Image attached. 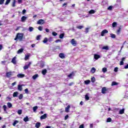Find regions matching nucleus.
I'll list each match as a JSON object with an SVG mask.
<instances>
[{
    "label": "nucleus",
    "instance_id": "nucleus-1",
    "mask_svg": "<svg viewBox=\"0 0 128 128\" xmlns=\"http://www.w3.org/2000/svg\"><path fill=\"white\" fill-rule=\"evenodd\" d=\"M22 38H24V33H18L14 40H19L20 42H22Z\"/></svg>",
    "mask_w": 128,
    "mask_h": 128
},
{
    "label": "nucleus",
    "instance_id": "nucleus-2",
    "mask_svg": "<svg viewBox=\"0 0 128 128\" xmlns=\"http://www.w3.org/2000/svg\"><path fill=\"white\" fill-rule=\"evenodd\" d=\"M30 64H32V62H28V64L24 66V70H28L30 66Z\"/></svg>",
    "mask_w": 128,
    "mask_h": 128
},
{
    "label": "nucleus",
    "instance_id": "nucleus-3",
    "mask_svg": "<svg viewBox=\"0 0 128 128\" xmlns=\"http://www.w3.org/2000/svg\"><path fill=\"white\" fill-rule=\"evenodd\" d=\"M108 31L107 30H103L102 32H101V34L100 36H104V34H108Z\"/></svg>",
    "mask_w": 128,
    "mask_h": 128
},
{
    "label": "nucleus",
    "instance_id": "nucleus-4",
    "mask_svg": "<svg viewBox=\"0 0 128 128\" xmlns=\"http://www.w3.org/2000/svg\"><path fill=\"white\" fill-rule=\"evenodd\" d=\"M46 118H48V114H44L40 116V119L41 120H46Z\"/></svg>",
    "mask_w": 128,
    "mask_h": 128
},
{
    "label": "nucleus",
    "instance_id": "nucleus-5",
    "mask_svg": "<svg viewBox=\"0 0 128 128\" xmlns=\"http://www.w3.org/2000/svg\"><path fill=\"white\" fill-rule=\"evenodd\" d=\"M108 89H106V88L103 87L102 89V92L103 94H106V92H108Z\"/></svg>",
    "mask_w": 128,
    "mask_h": 128
},
{
    "label": "nucleus",
    "instance_id": "nucleus-6",
    "mask_svg": "<svg viewBox=\"0 0 128 128\" xmlns=\"http://www.w3.org/2000/svg\"><path fill=\"white\" fill-rule=\"evenodd\" d=\"M38 24H44V20L40 19L37 22Z\"/></svg>",
    "mask_w": 128,
    "mask_h": 128
},
{
    "label": "nucleus",
    "instance_id": "nucleus-7",
    "mask_svg": "<svg viewBox=\"0 0 128 128\" xmlns=\"http://www.w3.org/2000/svg\"><path fill=\"white\" fill-rule=\"evenodd\" d=\"M39 66L41 68H42L44 66V61H40Z\"/></svg>",
    "mask_w": 128,
    "mask_h": 128
},
{
    "label": "nucleus",
    "instance_id": "nucleus-8",
    "mask_svg": "<svg viewBox=\"0 0 128 128\" xmlns=\"http://www.w3.org/2000/svg\"><path fill=\"white\" fill-rule=\"evenodd\" d=\"M12 72H7L6 73V78H10V76H12Z\"/></svg>",
    "mask_w": 128,
    "mask_h": 128
},
{
    "label": "nucleus",
    "instance_id": "nucleus-9",
    "mask_svg": "<svg viewBox=\"0 0 128 128\" xmlns=\"http://www.w3.org/2000/svg\"><path fill=\"white\" fill-rule=\"evenodd\" d=\"M71 44L72 46H76L77 42H76L74 40V39H72L71 40Z\"/></svg>",
    "mask_w": 128,
    "mask_h": 128
},
{
    "label": "nucleus",
    "instance_id": "nucleus-10",
    "mask_svg": "<svg viewBox=\"0 0 128 128\" xmlns=\"http://www.w3.org/2000/svg\"><path fill=\"white\" fill-rule=\"evenodd\" d=\"M27 18H28V16H22L21 18V22H24L26 20Z\"/></svg>",
    "mask_w": 128,
    "mask_h": 128
},
{
    "label": "nucleus",
    "instance_id": "nucleus-11",
    "mask_svg": "<svg viewBox=\"0 0 128 128\" xmlns=\"http://www.w3.org/2000/svg\"><path fill=\"white\" fill-rule=\"evenodd\" d=\"M16 57L14 56V58H12V62L14 64H16Z\"/></svg>",
    "mask_w": 128,
    "mask_h": 128
},
{
    "label": "nucleus",
    "instance_id": "nucleus-12",
    "mask_svg": "<svg viewBox=\"0 0 128 128\" xmlns=\"http://www.w3.org/2000/svg\"><path fill=\"white\" fill-rule=\"evenodd\" d=\"M24 84H18V90H20V92H22V86Z\"/></svg>",
    "mask_w": 128,
    "mask_h": 128
},
{
    "label": "nucleus",
    "instance_id": "nucleus-13",
    "mask_svg": "<svg viewBox=\"0 0 128 128\" xmlns=\"http://www.w3.org/2000/svg\"><path fill=\"white\" fill-rule=\"evenodd\" d=\"M70 106L68 105L67 107L65 108L66 112H70Z\"/></svg>",
    "mask_w": 128,
    "mask_h": 128
},
{
    "label": "nucleus",
    "instance_id": "nucleus-14",
    "mask_svg": "<svg viewBox=\"0 0 128 128\" xmlns=\"http://www.w3.org/2000/svg\"><path fill=\"white\" fill-rule=\"evenodd\" d=\"M74 76V72H71L70 74L68 75V78H72V76Z\"/></svg>",
    "mask_w": 128,
    "mask_h": 128
},
{
    "label": "nucleus",
    "instance_id": "nucleus-15",
    "mask_svg": "<svg viewBox=\"0 0 128 128\" xmlns=\"http://www.w3.org/2000/svg\"><path fill=\"white\" fill-rule=\"evenodd\" d=\"M17 76L19 78H24V74H19L17 75Z\"/></svg>",
    "mask_w": 128,
    "mask_h": 128
},
{
    "label": "nucleus",
    "instance_id": "nucleus-16",
    "mask_svg": "<svg viewBox=\"0 0 128 128\" xmlns=\"http://www.w3.org/2000/svg\"><path fill=\"white\" fill-rule=\"evenodd\" d=\"M100 58V56L98 54H94V58L96 60H98Z\"/></svg>",
    "mask_w": 128,
    "mask_h": 128
},
{
    "label": "nucleus",
    "instance_id": "nucleus-17",
    "mask_svg": "<svg viewBox=\"0 0 128 128\" xmlns=\"http://www.w3.org/2000/svg\"><path fill=\"white\" fill-rule=\"evenodd\" d=\"M59 56L60 58H65L66 56L64 53H60L59 54Z\"/></svg>",
    "mask_w": 128,
    "mask_h": 128
},
{
    "label": "nucleus",
    "instance_id": "nucleus-18",
    "mask_svg": "<svg viewBox=\"0 0 128 128\" xmlns=\"http://www.w3.org/2000/svg\"><path fill=\"white\" fill-rule=\"evenodd\" d=\"M23 120L25 122H26L30 120V118H28V116H26L25 118H24Z\"/></svg>",
    "mask_w": 128,
    "mask_h": 128
},
{
    "label": "nucleus",
    "instance_id": "nucleus-19",
    "mask_svg": "<svg viewBox=\"0 0 128 128\" xmlns=\"http://www.w3.org/2000/svg\"><path fill=\"white\" fill-rule=\"evenodd\" d=\"M120 3H117L113 6L114 8H120Z\"/></svg>",
    "mask_w": 128,
    "mask_h": 128
},
{
    "label": "nucleus",
    "instance_id": "nucleus-20",
    "mask_svg": "<svg viewBox=\"0 0 128 128\" xmlns=\"http://www.w3.org/2000/svg\"><path fill=\"white\" fill-rule=\"evenodd\" d=\"M47 72L48 70H46V69H44L42 70V74H43V76H46Z\"/></svg>",
    "mask_w": 128,
    "mask_h": 128
},
{
    "label": "nucleus",
    "instance_id": "nucleus-21",
    "mask_svg": "<svg viewBox=\"0 0 128 128\" xmlns=\"http://www.w3.org/2000/svg\"><path fill=\"white\" fill-rule=\"evenodd\" d=\"M96 69L94 67H92L90 70V72H92V74H94L96 72Z\"/></svg>",
    "mask_w": 128,
    "mask_h": 128
},
{
    "label": "nucleus",
    "instance_id": "nucleus-22",
    "mask_svg": "<svg viewBox=\"0 0 128 128\" xmlns=\"http://www.w3.org/2000/svg\"><path fill=\"white\" fill-rule=\"evenodd\" d=\"M38 78V74H35L34 76H32V78L34 80H36Z\"/></svg>",
    "mask_w": 128,
    "mask_h": 128
},
{
    "label": "nucleus",
    "instance_id": "nucleus-23",
    "mask_svg": "<svg viewBox=\"0 0 128 128\" xmlns=\"http://www.w3.org/2000/svg\"><path fill=\"white\" fill-rule=\"evenodd\" d=\"M24 52V48H21L19 50H18L17 54H22V52Z\"/></svg>",
    "mask_w": 128,
    "mask_h": 128
},
{
    "label": "nucleus",
    "instance_id": "nucleus-24",
    "mask_svg": "<svg viewBox=\"0 0 128 128\" xmlns=\"http://www.w3.org/2000/svg\"><path fill=\"white\" fill-rule=\"evenodd\" d=\"M18 92H14L13 94V98H16L18 96Z\"/></svg>",
    "mask_w": 128,
    "mask_h": 128
},
{
    "label": "nucleus",
    "instance_id": "nucleus-25",
    "mask_svg": "<svg viewBox=\"0 0 128 128\" xmlns=\"http://www.w3.org/2000/svg\"><path fill=\"white\" fill-rule=\"evenodd\" d=\"M124 114V108L120 110L119 111L120 114Z\"/></svg>",
    "mask_w": 128,
    "mask_h": 128
},
{
    "label": "nucleus",
    "instance_id": "nucleus-26",
    "mask_svg": "<svg viewBox=\"0 0 128 128\" xmlns=\"http://www.w3.org/2000/svg\"><path fill=\"white\" fill-rule=\"evenodd\" d=\"M36 128H40V122H37L36 124Z\"/></svg>",
    "mask_w": 128,
    "mask_h": 128
},
{
    "label": "nucleus",
    "instance_id": "nucleus-27",
    "mask_svg": "<svg viewBox=\"0 0 128 128\" xmlns=\"http://www.w3.org/2000/svg\"><path fill=\"white\" fill-rule=\"evenodd\" d=\"M7 106L8 108H10L12 107V103L8 102L7 103Z\"/></svg>",
    "mask_w": 128,
    "mask_h": 128
},
{
    "label": "nucleus",
    "instance_id": "nucleus-28",
    "mask_svg": "<svg viewBox=\"0 0 128 128\" xmlns=\"http://www.w3.org/2000/svg\"><path fill=\"white\" fill-rule=\"evenodd\" d=\"M64 33L60 34L59 36L60 38H61V39L64 38Z\"/></svg>",
    "mask_w": 128,
    "mask_h": 128
},
{
    "label": "nucleus",
    "instance_id": "nucleus-29",
    "mask_svg": "<svg viewBox=\"0 0 128 128\" xmlns=\"http://www.w3.org/2000/svg\"><path fill=\"white\" fill-rule=\"evenodd\" d=\"M85 100H90V96H88V94H87L85 95Z\"/></svg>",
    "mask_w": 128,
    "mask_h": 128
},
{
    "label": "nucleus",
    "instance_id": "nucleus-30",
    "mask_svg": "<svg viewBox=\"0 0 128 128\" xmlns=\"http://www.w3.org/2000/svg\"><path fill=\"white\" fill-rule=\"evenodd\" d=\"M102 50H109L108 46H104L102 48Z\"/></svg>",
    "mask_w": 128,
    "mask_h": 128
},
{
    "label": "nucleus",
    "instance_id": "nucleus-31",
    "mask_svg": "<svg viewBox=\"0 0 128 128\" xmlns=\"http://www.w3.org/2000/svg\"><path fill=\"white\" fill-rule=\"evenodd\" d=\"M48 42V38H45L43 40L44 44H46Z\"/></svg>",
    "mask_w": 128,
    "mask_h": 128
},
{
    "label": "nucleus",
    "instance_id": "nucleus-32",
    "mask_svg": "<svg viewBox=\"0 0 128 128\" xmlns=\"http://www.w3.org/2000/svg\"><path fill=\"white\" fill-rule=\"evenodd\" d=\"M118 83L116 82H112V86H118Z\"/></svg>",
    "mask_w": 128,
    "mask_h": 128
},
{
    "label": "nucleus",
    "instance_id": "nucleus-33",
    "mask_svg": "<svg viewBox=\"0 0 128 128\" xmlns=\"http://www.w3.org/2000/svg\"><path fill=\"white\" fill-rule=\"evenodd\" d=\"M102 72L104 73L106 72H108V68H102Z\"/></svg>",
    "mask_w": 128,
    "mask_h": 128
},
{
    "label": "nucleus",
    "instance_id": "nucleus-34",
    "mask_svg": "<svg viewBox=\"0 0 128 128\" xmlns=\"http://www.w3.org/2000/svg\"><path fill=\"white\" fill-rule=\"evenodd\" d=\"M116 26H118V23L116 22H114L112 24V28H116Z\"/></svg>",
    "mask_w": 128,
    "mask_h": 128
},
{
    "label": "nucleus",
    "instance_id": "nucleus-35",
    "mask_svg": "<svg viewBox=\"0 0 128 128\" xmlns=\"http://www.w3.org/2000/svg\"><path fill=\"white\" fill-rule=\"evenodd\" d=\"M38 106H35L33 107L34 112H36V110H38Z\"/></svg>",
    "mask_w": 128,
    "mask_h": 128
},
{
    "label": "nucleus",
    "instance_id": "nucleus-36",
    "mask_svg": "<svg viewBox=\"0 0 128 128\" xmlns=\"http://www.w3.org/2000/svg\"><path fill=\"white\" fill-rule=\"evenodd\" d=\"M90 80H86L84 81L85 84H90Z\"/></svg>",
    "mask_w": 128,
    "mask_h": 128
},
{
    "label": "nucleus",
    "instance_id": "nucleus-37",
    "mask_svg": "<svg viewBox=\"0 0 128 128\" xmlns=\"http://www.w3.org/2000/svg\"><path fill=\"white\" fill-rule=\"evenodd\" d=\"M110 38H116V34L112 33L110 34Z\"/></svg>",
    "mask_w": 128,
    "mask_h": 128
},
{
    "label": "nucleus",
    "instance_id": "nucleus-38",
    "mask_svg": "<svg viewBox=\"0 0 128 128\" xmlns=\"http://www.w3.org/2000/svg\"><path fill=\"white\" fill-rule=\"evenodd\" d=\"M18 120H15L14 122L12 124H13V126H16V124H18Z\"/></svg>",
    "mask_w": 128,
    "mask_h": 128
},
{
    "label": "nucleus",
    "instance_id": "nucleus-39",
    "mask_svg": "<svg viewBox=\"0 0 128 128\" xmlns=\"http://www.w3.org/2000/svg\"><path fill=\"white\" fill-rule=\"evenodd\" d=\"M112 8H114V6H110L108 7V10H112Z\"/></svg>",
    "mask_w": 128,
    "mask_h": 128
},
{
    "label": "nucleus",
    "instance_id": "nucleus-40",
    "mask_svg": "<svg viewBox=\"0 0 128 128\" xmlns=\"http://www.w3.org/2000/svg\"><path fill=\"white\" fill-rule=\"evenodd\" d=\"M28 30H29V32H32L34 30V28H32V26H30L28 28Z\"/></svg>",
    "mask_w": 128,
    "mask_h": 128
},
{
    "label": "nucleus",
    "instance_id": "nucleus-41",
    "mask_svg": "<svg viewBox=\"0 0 128 128\" xmlns=\"http://www.w3.org/2000/svg\"><path fill=\"white\" fill-rule=\"evenodd\" d=\"M65 14H72V12H70V10H66V12H65Z\"/></svg>",
    "mask_w": 128,
    "mask_h": 128
},
{
    "label": "nucleus",
    "instance_id": "nucleus-42",
    "mask_svg": "<svg viewBox=\"0 0 128 128\" xmlns=\"http://www.w3.org/2000/svg\"><path fill=\"white\" fill-rule=\"evenodd\" d=\"M52 36H58V33H56V32H52Z\"/></svg>",
    "mask_w": 128,
    "mask_h": 128
},
{
    "label": "nucleus",
    "instance_id": "nucleus-43",
    "mask_svg": "<svg viewBox=\"0 0 128 128\" xmlns=\"http://www.w3.org/2000/svg\"><path fill=\"white\" fill-rule=\"evenodd\" d=\"M94 12H95L94 10H92L89 11V14H94Z\"/></svg>",
    "mask_w": 128,
    "mask_h": 128
},
{
    "label": "nucleus",
    "instance_id": "nucleus-44",
    "mask_svg": "<svg viewBox=\"0 0 128 128\" xmlns=\"http://www.w3.org/2000/svg\"><path fill=\"white\" fill-rule=\"evenodd\" d=\"M11 0H6V2H5V6H8Z\"/></svg>",
    "mask_w": 128,
    "mask_h": 128
},
{
    "label": "nucleus",
    "instance_id": "nucleus-45",
    "mask_svg": "<svg viewBox=\"0 0 128 128\" xmlns=\"http://www.w3.org/2000/svg\"><path fill=\"white\" fill-rule=\"evenodd\" d=\"M22 110H18V114H22Z\"/></svg>",
    "mask_w": 128,
    "mask_h": 128
},
{
    "label": "nucleus",
    "instance_id": "nucleus-46",
    "mask_svg": "<svg viewBox=\"0 0 128 128\" xmlns=\"http://www.w3.org/2000/svg\"><path fill=\"white\" fill-rule=\"evenodd\" d=\"M42 36V35H38L36 38V40H40V37Z\"/></svg>",
    "mask_w": 128,
    "mask_h": 128
},
{
    "label": "nucleus",
    "instance_id": "nucleus-47",
    "mask_svg": "<svg viewBox=\"0 0 128 128\" xmlns=\"http://www.w3.org/2000/svg\"><path fill=\"white\" fill-rule=\"evenodd\" d=\"M91 82H96V78L94 77H92L91 78Z\"/></svg>",
    "mask_w": 128,
    "mask_h": 128
},
{
    "label": "nucleus",
    "instance_id": "nucleus-48",
    "mask_svg": "<svg viewBox=\"0 0 128 128\" xmlns=\"http://www.w3.org/2000/svg\"><path fill=\"white\" fill-rule=\"evenodd\" d=\"M3 108L4 110V112H6V108H8V107L6 106V105H4Z\"/></svg>",
    "mask_w": 128,
    "mask_h": 128
},
{
    "label": "nucleus",
    "instance_id": "nucleus-49",
    "mask_svg": "<svg viewBox=\"0 0 128 128\" xmlns=\"http://www.w3.org/2000/svg\"><path fill=\"white\" fill-rule=\"evenodd\" d=\"M112 122V118H108L107 120H106V122Z\"/></svg>",
    "mask_w": 128,
    "mask_h": 128
},
{
    "label": "nucleus",
    "instance_id": "nucleus-50",
    "mask_svg": "<svg viewBox=\"0 0 128 128\" xmlns=\"http://www.w3.org/2000/svg\"><path fill=\"white\" fill-rule=\"evenodd\" d=\"M16 0H14V2H12V6L13 8H14V6H16Z\"/></svg>",
    "mask_w": 128,
    "mask_h": 128
},
{
    "label": "nucleus",
    "instance_id": "nucleus-51",
    "mask_svg": "<svg viewBox=\"0 0 128 128\" xmlns=\"http://www.w3.org/2000/svg\"><path fill=\"white\" fill-rule=\"evenodd\" d=\"M48 42H52V37H50L48 39Z\"/></svg>",
    "mask_w": 128,
    "mask_h": 128
},
{
    "label": "nucleus",
    "instance_id": "nucleus-52",
    "mask_svg": "<svg viewBox=\"0 0 128 128\" xmlns=\"http://www.w3.org/2000/svg\"><path fill=\"white\" fill-rule=\"evenodd\" d=\"M84 26H77V28H78L79 30H82V28H83Z\"/></svg>",
    "mask_w": 128,
    "mask_h": 128
},
{
    "label": "nucleus",
    "instance_id": "nucleus-53",
    "mask_svg": "<svg viewBox=\"0 0 128 128\" xmlns=\"http://www.w3.org/2000/svg\"><path fill=\"white\" fill-rule=\"evenodd\" d=\"M23 98V95L22 94H20L19 96H18V98L19 100H22Z\"/></svg>",
    "mask_w": 128,
    "mask_h": 128
},
{
    "label": "nucleus",
    "instance_id": "nucleus-54",
    "mask_svg": "<svg viewBox=\"0 0 128 128\" xmlns=\"http://www.w3.org/2000/svg\"><path fill=\"white\" fill-rule=\"evenodd\" d=\"M118 68L116 67V68H114V72H118Z\"/></svg>",
    "mask_w": 128,
    "mask_h": 128
},
{
    "label": "nucleus",
    "instance_id": "nucleus-55",
    "mask_svg": "<svg viewBox=\"0 0 128 128\" xmlns=\"http://www.w3.org/2000/svg\"><path fill=\"white\" fill-rule=\"evenodd\" d=\"M26 9H24L22 11V14H26Z\"/></svg>",
    "mask_w": 128,
    "mask_h": 128
},
{
    "label": "nucleus",
    "instance_id": "nucleus-56",
    "mask_svg": "<svg viewBox=\"0 0 128 128\" xmlns=\"http://www.w3.org/2000/svg\"><path fill=\"white\" fill-rule=\"evenodd\" d=\"M29 58H30V55H26L25 56L26 60H28Z\"/></svg>",
    "mask_w": 128,
    "mask_h": 128
},
{
    "label": "nucleus",
    "instance_id": "nucleus-57",
    "mask_svg": "<svg viewBox=\"0 0 128 128\" xmlns=\"http://www.w3.org/2000/svg\"><path fill=\"white\" fill-rule=\"evenodd\" d=\"M122 30V28H118V30H117V34H120V30Z\"/></svg>",
    "mask_w": 128,
    "mask_h": 128
},
{
    "label": "nucleus",
    "instance_id": "nucleus-58",
    "mask_svg": "<svg viewBox=\"0 0 128 128\" xmlns=\"http://www.w3.org/2000/svg\"><path fill=\"white\" fill-rule=\"evenodd\" d=\"M38 30L42 32V26H40L39 27H38Z\"/></svg>",
    "mask_w": 128,
    "mask_h": 128
},
{
    "label": "nucleus",
    "instance_id": "nucleus-59",
    "mask_svg": "<svg viewBox=\"0 0 128 128\" xmlns=\"http://www.w3.org/2000/svg\"><path fill=\"white\" fill-rule=\"evenodd\" d=\"M4 0H0V4H4Z\"/></svg>",
    "mask_w": 128,
    "mask_h": 128
},
{
    "label": "nucleus",
    "instance_id": "nucleus-60",
    "mask_svg": "<svg viewBox=\"0 0 128 128\" xmlns=\"http://www.w3.org/2000/svg\"><path fill=\"white\" fill-rule=\"evenodd\" d=\"M68 114H66V115L64 116V120H68Z\"/></svg>",
    "mask_w": 128,
    "mask_h": 128
},
{
    "label": "nucleus",
    "instance_id": "nucleus-61",
    "mask_svg": "<svg viewBox=\"0 0 128 128\" xmlns=\"http://www.w3.org/2000/svg\"><path fill=\"white\" fill-rule=\"evenodd\" d=\"M90 30V28H86V31H85V32L86 34H88V30Z\"/></svg>",
    "mask_w": 128,
    "mask_h": 128
},
{
    "label": "nucleus",
    "instance_id": "nucleus-62",
    "mask_svg": "<svg viewBox=\"0 0 128 128\" xmlns=\"http://www.w3.org/2000/svg\"><path fill=\"white\" fill-rule=\"evenodd\" d=\"M24 92L26 94H28V89L27 88L26 89L24 90Z\"/></svg>",
    "mask_w": 128,
    "mask_h": 128
},
{
    "label": "nucleus",
    "instance_id": "nucleus-63",
    "mask_svg": "<svg viewBox=\"0 0 128 128\" xmlns=\"http://www.w3.org/2000/svg\"><path fill=\"white\" fill-rule=\"evenodd\" d=\"M79 128H84V124L80 125L79 126Z\"/></svg>",
    "mask_w": 128,
    "mask_h": 128
},
{
    "label": "nucleus",
    "instance_id": "nucleus-64",
    "mask_svg": "<svg viewBox=\"0 0 128 128\" xmlns=\"http://www.w3.org/2000/svg\"><path fill=\"white\" fill-rule=\"evenodd\" d=\"M124 68L125 70H127V68H128V64H127L126 65H125V66H124Z\"/></svg>",
    "mask_w": 128,
    "mask_h": 128
}]
</instances>
